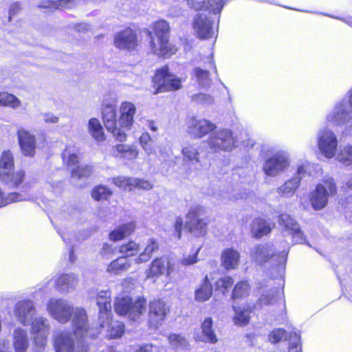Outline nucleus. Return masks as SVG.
<instances>
[{"mask_svg": "<svg viewBox=\"0 0 352 352\" xmlns=\"http://www.w3.org/2000/svg\"><path fill=\"white\" fill-rule=\"evenodd\" d=\"M169 25L164 20L155 23L153 32L157 37V43L151 38L150 45L154 54L164 58H168L176 52V49L170 46L169 40Z\"/></svg>", "mask_w": 352, "mask_h": 352, "instance_id": "nucleus-1", "label": "nucleus"}, {"mask_svg": "<svg viewBox=\"0 0 352 352\" xmlns=\"http://www.w3.org/2000/svg\"><path fill=\"white\" fill-rule=\"evenodd\" d=\"M337 192L336 184L333 179L329 177L316 186L309 195L312 207L316 210L323 209L327 204L329 197Z\"/></svg>", "mask_w": 352, "mask_h": 352, "instance_id": "nucleus-2", "label": "nucleus"}, {"mask_svg": "<svg viewBox=\"0 0 352 352\" xmlns=\"http://www.w3.org/2000/svg\"><path fill=\"white\" fill-rule=\"evenodd\" d=\"M153 94L177 90L181 88V80L168 72L167 67L159 69L153 78Z\"/></svg>", "mask_w": 352, "mask_h": 352, "instance_id": "nucleus-3", "label": "nucleus"}, {"mask_svg": "<svg viewBox=\"0 0 352 352\" xmlns=\"http://www.w3.org/2000/svg\"><path fill=\"white\" fill-rule=\"evenodd\" d=\"M72 325L74 335L76 339H94L98 333L97 330L89 327L85 309L76 307L73 312Z\"/></svg>", "mask_w": 352, "mask_h": 352, "instance_id": "nucleus-4", "label": "nucleus"}, {"mask_svg": "<svg viewBox=\"0 0 352 352\" xmlns=\"http://www.w3.org/2000/svg\"><path fill=\"white\" fill-rule=\"evenodd\" d=\"M207 143L214 152L230 151L235 146L236 140L230 130L221 129L213 132L208 138Z\"/></svg>", "mask_w": 352, "mask_h": 352, "instance_id": "nucleus-5", "label": "nucleus"}, {"mask_svg": "<svg viewBox=\"0 0 352 352\" xmlns=\"http://www.w3.org/2000/svg\"><path fill=\"white\" fill-rule=\"evenodd\" d=\"M200 207L192 208L186 214L185 228L195 237L204 236L207 232L208 223L200 218Z\"/></svg>", "mask_w": 352, "mask_h": 352, "instance_id": "nucleus-6", "label": "nucleus"}, {"mask_svg": "<svg viewBox=\"0 0 352 352\" xmlns=\"http://www.w3.org/2000/svg\"><path fill=\"white\" fill-rule=\"evenodd\" d=\"M318 146L324 157L332 158L338 147L336 135L329 129L321 130L318 135Z\"/></svg>", "mask_w": 352, "mask_h": 352, "instance_id": "nucleus-7", "label": "nucleus"}, {"mask_svg": "<svg viewBox=\"0 0 352 352\" xmlns=\"http://www.w3.org/2000/svg\"><path fill=\"white\" fill-rule=\"evenodd\" d=\"M116 113V109L114 105H105L102 109L103 122L107 131L111 132L117 140L124 142L126 135L123 129L117 126Z\"/></svg>", "mask_w": 352, "mask_h": 352, "instance_id": "nucleus-8", "label": "nucleus"}, {"mask_svg": "<svg viewBox=\"0 0 352 352\" xmlns=\"http://www.w3.org/2000/svg\"><path fill=\"white\" fill-rule=\"evenodd\" d=\"M54 347L56 352H87V345L77 342L76 345L72 336L69 332H62L54 339Z\"/></svg>", "mask_w": 352, "mask_h": 352, "instance_id": "nucleus-9", "label": "nucleus"}, {"mask_svg": "<svg viewBox=\"0 0 352 352\" xmlns=\"http://www.w3.org/2000/svg\"><path fill=\"white\" fill-rule=\"evenodd\" d=\"M47 310L54 318L62 323L69 321L74 311L69 304L61 299H51L47 304Z\"/></svg>", "mask_w": 352, "mask_h": 352, "instance_id": "nucleus-10", "label": "nucleus"}, {"mask_svg": "<svg viewBox=\"0 0 352 352\" xmlns=\"http://www.w3.org/2000/svg\"><path fill=\"white\" fill-rule=\"evenodd\" d=\"M288 166L287 156L283 153H277L265 160L263 170L267 176L275 177L285 171Z\"/></svg>", "mask_w": 352, "mask_h": 352, "instance_id": "nucleus-11", "label": "nucleus"}, {"mask_svg": "<svg viewBox=\"0 0 352 352\" xmlns=\"http://www.w3.org/2000/svg\"><path fill=\"white\" fill-rule=\"evenodd\" d=\"M148 308V324L151 328L156 329L162 324L166 314L169 312V308L160 300L151 302Z\"/></svg>", "mask_w": 352, "mask_h": 352, "instance_id": "nucleus-12", "label": "nucleus"}, {"mask_svg": "<svg viewBox=\"0 0 352 352\" xmlns=\"http://www.w3.org/2000/svg\"><path fill=\"white\" fill-rule=\"evenodd\" d=\"M96 300L99 309L98 319L100 322V327H104L105 324H108L110 320L111 304V292L109 290H101L98 292L96 296Z\"/></svg>", "mask_w": 352, "mask_h": 352, "instance_id": "nucleus-13", "label": "nucleus"}, {"mask_svg": "<svg viewBox=\"0 0 352 352\" xmlns=\"http://www.w3.org/2000/svg\"><path fill=\"white\" fill-rule=\"evenodd\" d=\"M188 133L193 138H201L213 131L216 126L214 123L205 119L197 120L192 117L188 122Z\"/></svg>", "mask_w": 352, "mask_h": 352, "instance_id": "nucleus-14", "label": "nucleus"}, {"mask_svg": "<svg viewBox=\"0 0 352 352\" xmlns=\"http://www.w3.org/2000/svg\"><path fill=\"white\" fill-rule=\"evenodd\" d=\"M113 43L118 49L134 50L138 45L136 32L131 28H126L115 35Z\"/></svg>", "mask_w": 352, "mask_h": 352, "instance_id": "nucleus-15", "label": "nucleus"}, {"mask_svg": "<svg viewBox=\"0 0 352 352\" xmlns=\"http://www.w3.org/2000/svg\"><path fill=\"white\" fill-rule=\"evenodd\" d=\"M32 333L34 335V342L41 346H45L47 336L49 334L50 324L48 320L42 317H36L30 322Z\"/></svg>", "mask_w": 352, "mask_h": 352, "instance_id": "nucleus-16", "label": "nucleus"}, {"mask_svg": "<svg viewBox=\"0 0 352 352\" xmlns=\"http://www.w3.org/2000/svg\"><path fill=\"white\" fill-rule=\"evenodd\" d=\"M192 26L197 37L200 38L208 39L212 37L214 34L212 22L204 14L195 16Z\"/></svg>", "mask_w": 352, "mask_h": 352, "instance_id": "nucleus-17", "label": "nucleus"}, {"mask_svg": "<svg viewBox=\"0 0 352 352\" xmlns=\"http://www.w3.org/2000/svg\"><path fill=\"white\" fill-rule=\"evenodd\" d=\"M14 312L16 318L21 324L28 325L33 319L35 307L31 300H21L16 304Z\"/></svg>", "mask_w": 352, "mask_h": 352, "instance_id": "nucleus-18", "label": "nucleus"}, {"mask_svg": "<svg viewBox=\"0 0 352 352\" xmlns=\"http://www.w3.org/2000/svg\"><path fill=\"white\" fill-rule=\"evenodd\" d=\"M307 172L304 166H300L297 170L296 174L292 179L278 188L277 193L281 197H292L298 188L300 181L304 178Z\"/></svg>", "mask_w": 352, "mask_h": 352, "instance_id": "nucleus-19", "label": "nucleus"}, {"mask_svg": "<svg viewBox=\"0 0 352 352\" xmlns=\"http://www.w3.org/2000/svg\"><path fill=\"white\" fill-rule=\"evenodd\" d=\"M352 118V109L347 102L342 101L337 104L333 111L327 116V120L335 125L345 124Z\"/></svg>", "mask_w": 352, "mask_h": 352, "instance_id": "nucleus-20", "label": "nucleus"}, {"mask_svg": "<svg viewBox=\"0 0 352 352\" xmlns=\"http://www.w3.org/2000/svg\"><path fill=\"white\" fill-rule=\"evenodd\" d=\"M113 183L120 188L128 191H131L134 188L144 190H151L153 188V185L147 180L123 176L113 178Z\"/></svg>", "mask_w": 352, "mask_h": 352, "instance_id": "nucleus-21", "label": "nucleus"}, {"mask_svg": "<svg viewBox=\"0 0 352 352\" xmlns=\"http://www.w3.org/2000/svg\"><path fill=\"white\" fill-rule=\"evenodd\" d=\"M17 136L23 154L28 157H33L36 149L34 135L24 129H20L17 132Z\"/></svg>", "mask_w": 352, "mask_h": 352, "instance_id": "nucleus-22", "label": "nucleus"}, {"mask_svg": "<svg viewBox=\"0 0 352 352\" xmlns=\"http://www.w3.org/2000/svg\"><path fill=\"white\" fill-rule=\"evenodd\" d=\"M187 5L195 10H210L214 14H219L224 2L223 0H187Z\"/></svg>", "mask_w": 352, "mask_h": 352, "instance_id": "nucleus-23", "label": "nucleus"}, {"mask_svg": "<svg viewBox=\"0 0 352 352\" xmlns=\"http://www.w3.org/2000/svg\"><path fill=\"white\" fill-rule=\"evenodd\" d=\"M136 112L135 105L130 102H124L120 107L118 124L122 129H129L133 123V117Z\"/></svg>", "mask_w": 352, "mask_h": 352, "instance_id": "nucleus-24", "label": "nucleus"}, {"mask_svg": "<svg viewBox=\"0 0 352 352\" xmlns=\"http://www.w3.org/2000/svg\"><path fill=\"white\" fill-rule=\"evenodd\" d=\"M274 253L273 246L267 244L256 245L250 250L251 257L260 264L267 262Z\"/></svg>", "mask_w": 352, "mask_h": 352, "instance_id": "nucleus-25", "label": "nucleus"}, {"mask_svg": "<svg viewBox=\"0 0 352 352\" xmlns=\"http://www.w3.org/2000/svg\"><path fill=\"white\" fill-rule=\"evenodd\" d=\"M25 172L21 170L16 172L3 170H0L1 182L12 187H17L23 182Z\"/></svg>", "mask_w": 352, "mask_h": 352, "instance_id": "nucleus-26", "label": "nucleus"}, {"mask_svg": "<svg viewBox=\"0 0 352 352\" xmlns=\"http://www.w3.org/2000/svg\"><path fill=\"white\" fill-rule=\"evenodd\" d=\"M78 280L75 274H62L56 280V289L62 292H68L78 284Z\"/></svg>", "mask_w": 352, "mask_h": 352, "instance_id": "nucleus-27", "label": "nucleus"}, {"mask_svg": "<svg viewBox=\"0 0 352 352\" xmlns=\"http://www.w3.org/2000/svg\"><path fill=\"white\" fill-rule=\"evenodd\" d=\"M239 253L232 248L225 250L221 254L223 266L226 270L235 269L239 265Z\"/></svg>", "mask_w": 352, "mask_h": 352, "instance_id": "nucleus-28", "label": "nucleus"}, {"mask_svg": "<svg viewBox=\"0 0 352 352\" xmlns=\"http://www.w3.org/2000/svg\"><path fill=\"white\" fill-rule=\"evenodd\" d=\"M213 320L212 318H206L201 323V328L202 332V341L215 344L218 342V338L212 328Z\"/></svg>", "mask_w": 352, "mask_h": 352, "instance_id": "nucleus-29", "label": "nucleus"}, {"mask_svg": "<svg viewBox=\"0 0 352 352\" xmlns=\"http://www.w3.org/2000/svg\"><path fill=\"white\" fill-rule=\"evenodd\" d=\"M232 307L234 311V316L233 318L234 324L242 327L248 325L250 318V314L252 313L249 306L244 305L236 307L233 305Z\"/></svg>", "mask_w": 352, "mask_h": 352, "instance_id": "nucleus-30", "label": "nucleus"}, {"mask_svg": "<svg viewBox=\"0 0 352 352\" xmlns=\"http://www.w3.org/2000/svg\"><path fill=\"white\" fill-rule=\"evenodd\" d=\"M13 345L16 352H26L29 346V342L25 331L22 329H16L13 334Z\"/></svg>", "mask_w": 352, "mask_h": 352, "instance_id": "nucleus-31", "label": "nucleus"}, {"mask_svg": "<svg viewBox=\"0 0 352 352\" xmlns=\"http://www.w3.org/2000/svg\"><path fill=\"white\" fill-rule=\"evenodd\" d=\"M251 232L254 237L261 238L271 232V227L265 220L256 218L252 223Z\"/></svg>", "mask_w": 352, "mask_h": 352, "instance_id": "nucleus-32", "label": "nucleus"}, {"mask_svg": "<svg viewBox=\"0 0 352 352\" xmlns=\"http://www.w3.org/2000/svg\"><path fill=\"white\" fill-rule=\"evenodd\" d=\"M135 230V226L132 223L119 226L109 234V238L113 241H117L129 236Z\"/></svg>", "mask_w": 352, "mask_h": 352, "instance_id": "nucleus-33", "label": "nucleus"}, {"mask_svg": "<svg viewBox=\"0 0 352 352\" xmlns=\"http://www.w3.org/2000/svg\"><path fill=\"white\" fill-rule=\"evenodd\" d=\"M159 249V244L154 239H150L144 249V252L135 258L136 263H142L147 262L152 256V254L156 252Z\"/></svg>", "mask_w": 352, "mask_h": 352, "instance_id": "nucleus-34", "label": "nucleus"}, {"mask_svg": "<svg viewBox=\"0 0 352 352\" xmlns=\"http://www.w3.org/2000/svg\"><path fill=\"white\" fill-rule=\"evenodd\" d=\"M184 162H190L192 164L200 163L199 152L195 144H188L182 151Z\"/></svg>", "mask_w": 352, "mask_h": 352, "instance_id": "nucleus-35", "label": "nucleus"}, {"mask_svg": "<svg viewBox=\"0 0 352 352\" xmlns=\"http://www.w3.org/2000/svg\"><path fill=\"white\" fill-rule=\"evenodd\" d=\"M146 301L145 299L140 298L131 304L128 312L129 318L132 320H136L140 316L146 311Z\"/></svg>", "mask_w": 352, "mask_h": 352, "instance_id": "nucleus-36", "label": "nucleus"}, {"mask_svg": "<svg viewBox=\"0 0 352 352\" xmlns=\"http://www.w3.org/2000/svg\"><path fill=\"white\" fill-rule=\"evenodd\" d=\"M88 131L96 141L104 140L103 129L98 119L94 118L89 120Z\"/></svg>", "mask_w": 352, "mask_h": 352, "instance_id": "nucleus-37", "label": "nucleus"}, {"mask_svg": "<svg viewBox=\"0 0 352 352\" xmlns=\"http://www.w3.org/2000/svg\"><path fill=\"white\" fill-rule=\"evenodd\" d=\"M131 265L125 256H121L113 261L108 266L107 271L115 274H120L128 270Z\"/></svg>", "mask_w": 352, "mask_h": 352, "instance_id": "nucleus-38", "label": "nucleus"}, {"mask_svg": "<svg viewBox=\"0 0 352 352\" xmlns=\"http://www.w3.org/2000/svg\"><path fill=\"white\" fill-rule=\"evenodd\" d=\"M21 105V100L14 95L7 92L0 93V107H8L16 109Z\"/></svg>", "mask_w": 352, "mask_h": 352, "instance_id": "nucleus-39", "label": "nucleus"}, {"mask_svg": "<svg viewBox=\"0 0 352 352\" xmlns=\"http://www.w3.org/2000/svg\"><path fill=\"white\" fill-rule=\"evenodd\" d=\"M212 292L210 283L207 276L205 277L201 286L196 291L195 300L198 301H206L208 300Z\"/></svg>", "mask_w": 352, "mask_h": 352, "instance_id": "nucleus-40", "label": "nucleus"}, {"mask_svg": "<svg viewBox=\"0 0 352 352\" xmlns=\"http://www.w3.org/2000/svg\"><path fill=\"white\" fill-rule=\"evenodd\" d=\"M112 195V191L107 186L99 185L91 190V197L96 201L107 200Z\"/></svg>", "mask_w": 352, "mask_h": 352, "instance_id": "nucleus-41", "label": "nucleus"}, {"mask_svg": "<svg viewBox=\"0 0 352 352\" xmlns=\"http://www.w3.org/2000/svg\"><path fill=\"white\" fill-rule=\"evenodd\" d=\"M165 270L164 261L161 258H157L152 262L151 267L146 271V276L151 278L162 275Z\"/></svg>", "mask_w": 352, "mask_h": 352, "instance_id": "nucleus-42", "label": "nucleus"}, {"mask_svg": "<svg viewBox=\"0 0 352 352\" xmlns=\"http://www.w3.org/2000/svg\"><path fill=\"white\" fill-rule=\"evenodd\" d=\"M168 341L170 344L177 349H188L189 343L187 339L180 334H170L168 336Z\"/></svg>", "mask_w": 352, "mask_h": 352, "instance_id": "nucleus-43", "label": "nucleus"}, {"mask_svg": "<svg viewBox=\"0 0 352 352\" xmlns=\"http://www.w3.org/2000/svg\"><path fill=\"white\" fill-rule=\"evenodd\" d=\"M280 296V292L278 288H273L261 294L259 302L261 305H268L273 304Z\"/></svg>", "mask_w": 352, "mask_h": 352, "instance_id": "nucleus-44", "label": "nucleus"}, {"mask_svg": "<svg viewBox=\"0 0 352 352\" xmlns=\"http://www.w3.org/2000/svg\"><path fill=\"white\" fill-rule=\"evenodd\" d=\"M131 300L129 296L118 298L115 302V311L120 315L128 314Z\"/></svg>", "mask_w": 352, "mask_h": 352, "instance_id": "nucleus-45", "label": "nucleus"}, {"mask_svg": "<svg viewBox=\"0 0 352 352\" xmlns=\"http://www.w3.org/2000/svg\"><path fill=\"white\" fill-rule=\"evenodd\" d=\"M193 75L196 76L200 86L206 87L211 85V79L209 77V72L208 70L196 67L193 70Z\"/></svg>", "mask_w": 352, "mask_h": 352, "instance_id": "nucleus-46", "label": "nucleus"}, {"mask_svg": "<svg viewBox=\"0 0 352 352\" xmlns=\"http://www.w3.org/2000/svg\"><path fill=\"white\" fill-rule=\"evenodd\" d=\"M105 326H109L107 336L110 338H120L124 333V326L122 322L116 321L111 322L109 324V322L108 324H104V327Z\"/></svg>", "mask_w": 352, "mask_h": 352, "instance_id": "nucleus-47", "label": "nucleus"}, {"mask_svg": "<svg viewBox=\"0 0 352 352\" xmlns=\"http://www.w3.org/2000/svg\"><path fill=\"white\" fill-rule=\"evenodd\" d=\"M278 223L285 228V231L289 233L298 226L297 222L287 214H282L279 216Z\"/></svg>", "mask_w": 352, "mask_h": 352, "instance_id": "nucleus-48", "label": "nucleus"}, {"mask_svg": "<svg viewBox=\"0 0 352 352\" xmlns=\"http://www.w3.org/2000/svg\"><path fill=\"white\" fill-rule=\"evenodd\" d=\"M337 160L347 166L352 164V145L342 148L337 155Z\"/></svg>", "mask_w": 352, "mask_h": 352, "instance_id": "nucleus-49", "label": "nucleus"}, {"mask_svg": "<svg viewBox=\"0 0 352 352\" xmlns=\"http://www.w3.org/2000/svg\"><path fill=\"white\" fill-rule=\"evenodd\" d=\"M140 143L147 154L151 155L155 152L153 142L148 133H144L140 137Z\"/></svg>", "mask_w": 352, "mask_h": 352, "instance_id": "nucleus-50", "label": "nucleus"}, {"mask_svg": "<svg viewBox=\"0 0 352 352\" xmlns=\"http://www.w3.org/2000/svg\"><path fill=\"white\" fill-rule=\"evenodd\" d=\"M140 250L139 245L134 241H129V243L121 245L119 248L120 253L122 254L126 258L127 256H132L138 253Z\"/></svg>", "mask_w": 352, "mask_h": 352, "instance_id": "nucleus-51", "label": "nucleus"}, {"mask_svg": "<svg viewBox=\"0 0 352 352\" xmlns=\"http://www.w3.org/2000/svg\"><path fill=\"white\" fill-rule=\"evenodd\" d=\"M250 290V285L247 281H241L237 283L232 292V298H239L246 296Z\"/></svg>", "mask_w": 352, "mask_h": 352, "instance_id": "nucleus-52", "label": "nucleus"}, {"mask_svg": "<svg viewBox=\"0 0 352 352\" xmlns=\"http://www.w3.org/2000/svg\"><path fill=\"white\" fill-rule=\"evenodd\" d=\"M14 166L12 154L9 151H4L0 159V170H10Z\"/></svg>", "mask_w": 352, "mask_h": 352, "instance_id": "nucleus-53", "label": "nucleus"}, {"mask_svg": "<svg viewBox=\"0 0 352 352\" xmlns=\"http://www.w3.org/2000/svg\"><path fill=\"white\" fill-rule=\"evenodd\" d=\"M92 167L88 165L78 166L72 170V177L78 179L88 177L92 173Z\"/></svg>", "mask_w": 352, "mask_h": 352, "instance_id": "nucleus-54", "label": "nucleus"}, {"mask_svg": "<svg viewBox=\"0 0 352 352\" xmlns=\"http://www.w3.org/2000/svg\"><path fill=\"white\" fill-rule=\"evenodd\" d=\"M287 338V333L283 329L273 330L269 335V340L272 343H277L283 339Z\"/></svg>", "mask_w": 352, "mask_h": 352, "instance_id": "nucleus-55", "label": "nucleus"}, {"mask_svg": "<svg viewBox=\"0 0 352 352\" xmlns=\"http://www.w3.org/2000/svg\"><path fill=\"white\" fill-rule=\"evenodd\" d=\"M192 101L203 104H210L213 102L210 96L206 94H197L192 96Z\"/></svg>", "mask_w": 352, "mask_h": 352, "instance_id": "nucleus-56", "label": "nucleus"}, {"mask_svg": "<svg viewBox=\"0 0 352 352\" xmlns=\"http://www.w3.org/2000/svg\"><path fill=\"white\" fill-rule=\"evenodd\" d=\"M76 6L73 0H57L55 1V10H69Z\"/></svg>", "mask_w": 352, "mask_h": 352, "instance_id": "nucleus-57", "label": "nucleus"}, {"mask_svg": "<svg viewBox=\"0 0 352 352\" xmlns=\"http://www.w3.org/2000/svg\"><path fill=\"white\" fill-rule=\"evenodd\" d=\"M233 283L234 281L231 277L226 276L219 279L216 282V286L218 289H226L230 287L233 285Z\"/></svg>", "mask_w": 352, "mask_h": 352, "instance_id": "nucleus-58", "label": "nucleus"}, {"mask_svg": "<svg viewBox=\"0 0 352 352\" xmlns=\"http://www.w3.org/2000/svg\"><path fill=\"white\" fill-rule=\"evenodd\" d=\"M289 234L292 235L295 243H302L305 241L303 233L301 232L299 225L294 228Z\"/></svg>", "mask_w": 352, "mask_h": 352, "instance_id": "nucleus-59", "label": "nucleus"}, {"mask_svg": "<svg viewBox=\"0 0 352 352\" xmlns=\"http://www.w3.org/2000/svg\"><path fill=\"white\" fill-rule=\"evenodd\" d=\"M291 337H293L294 340L290 343L289 352H300V349L298 347L300 336L296 332H294L291 333Z\"/></svg>", "mask_w": 352, "mask_h": 352, "instance_id": "nucleus-60", "label": "nucleus"}, {"mask_svg": "<svg viewBox=\"0 0 352 352\" xmlns=\"http://www.w3.org/2000/svg\"><path fill=\"white\" fill-rule=\"evenodd\" d=\"M69 28L78 32H86L89 30L90 25L86 23H72L69 25Z\"/></svg>", "mask_w": 352, "mask_h": 352, "instance_id": "nucleus-61", "label": "nucleus"}, {"mask_svg": "<svg viewBox=\"0 0 352 352\" xmlns=\"http://www.w3.org/2000/svg\"><path fill=\"white\" fill-rule=\"evenodd\" d=\"M21 10V3L15 2L12 3L9 8V20L10 21L12 17L16 15Z\"/></svg>", "mask_w": 352, "mask_h": 352, "instance_id": "nucleus-62", "label": "nucleus"}, {"mask_svg": "<svg viewBox=\"0 0 352 352\" xmlns=\"http://www.w3.org/2000/svg\"><path fill=\"white\" fill-rule=\"evenodd\" d=\"M197 252H198V251L192 255H188V256L184 257L181 261V263L183 265H192V264L197 263Z\"/></svg>", "mask_w": 352, "mask_h": 352, "instance_id": "nucleus-63", "label": "nucleus"}, {"mask_svg": "<svg viewBox=\"0 0 352 352\" xmlns=\"http://www.w3.org/2000/svg\"><path fill=\"white\" fill-rule=\"evenodd\" d=\"M157 346L151 344H146L140 346L137 350V352H157Z\"/></svg>", "mask_w": 352, "mask_h": 352, "instance_id": "nucleus-64", "label": "nucleus"}]
</instances>
